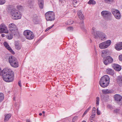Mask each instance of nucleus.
<instances>
[{
	"label": "nucleus",
	"instance_id": "obj_1",
	"mask_svg": "<svg viewBox=\"0 0 122 122\" xmlns=\"http://www.w3.org/2000/svg\"><path fill=\"white\" fill-rule=\"evenodd\" d=\"M0 68V75H2L3 80L7 82H10L13 81L14 73L13 71L8 68H5L1 71Z\"/></svg>",
	"mask_w": 122,
	"mask_h": 122
},
{
	"label": "nucleus",
	"instance_id": "obj_2",
	"mask_svg": "<svg viewBox=\"0 0 122 122\" xmlns=\"http://www.w3.org/2000/svg\"><path fill=\"white\" fill-rule=\"evenodd\" d=\"M110 82V78L107 75L102 77L99 81V84L103 88L105 87L108 85Z\"/></svg>",
	"mask_w": 122,
	"mask_h": 122
},
{
	"label": "nucleus",
	"instance_id": "obj_3",
	"mask_svg": "<svg viewBox=\"0 0 122 122\" xmlns=\"http://www.w3.org/2000/svg\"><path fill=\"white\" fill-rule=\"evenodd\" d=\"M12 18L14 20L20 19L22 16L21 13L15 9H13L10 12Z\"/></svg>",
	"mask_w": 122,
	"mask_h": 122
},
{
	"label": "nucleus",
	"instance_id": "obj_4",
	"mask_svg": "<svg viewBox=\"0 0 122 122\" xmlns=\"http://www.w3.org/2000/svg\"><path fill=\"white\" fill-rule=\"evenodd\" d=\"M95 38H99V39L103 41L107 39V36L106 34L100 31H97L95 32L94 31L92 32Z\"/></svg>",
	"mask_w": 122,
	"mask_h": 122
},
{
	"label": "nucleus",
	"instance_id": "obj_5",
	"mask_svg": "<svg viewBox=\"0 0 122 122\" xmlns=\"http://www.w3.org/2000/svg\"><path fill=\"white\" fill-rule=\"evenodd\" d=\"M24 35L26 38L28 40H31L34 38L35 36L32 31L29 30H26L23 32Z\"/></svg>",
	"mask_w": 122,
	"mask_h": 122
},
{
	"label": "nucleus",
	"instance_id": "obj_6",
	"mask_svg": "<svg viewBox=\"0 0 122 122\" xmlns=\"http://www.w3.org/2000/svg\"><path fill=\"white\" fill-rule=\"evenodd\" d=\"M9 62L11 66L16 68L19 66V64L16 59L14 57L10 56L9 58Z\"/></svg>",
	"mask_w": 122,
	"mask_h": 122
},
{
	"label": "nucleus",
	"instance_id": "obj_7",
	"mask_svg": "<svg viewBox=\"0 0 122 122\" xmlns=\"http://www.w3.org/2000/svg\"><path fill=\"white\" fill-rule=\"evenodd\" d=\"M45 15L47 21H52L55 19L54 14L53 11H48L45 13Z\"/></svg>",
	"mask_w": 122,
	"mask_h": 122
},
{
	"label": "nucleus",
	"instance_id": "obj_8",
	"mask_svg": "<svg viewBox=\"0 0 122 122\" xmlns=\"http://www.w3.org/2000/svg\"><path fill=\"white\" fill-rule=\"evenodd\" d=\"M111 43V41L108 40L100 43L99 44V47L101 49L106 48L110 45Z\"/></svg>",
	"mask_w": 122,
	"mask_h": 122
},
{
	"label": "nucleus",
	"instance_id": "obj_9",
	"mask_svg": "<svg viewBox=\"0 0 122 122\" xmlns=\"http://www.w3.org/2000/svg\"><path fill=\"white\" fill-rule=\"evenodd\" d=\"M112 12L115 17L117 19H119L121 17V15L119 11L118 10L113 9L112 10Z\"/></svg>",
	"mask_w": 122,
	"mask_h": 122
},
{
	"label": "nucleus",
	"instance_id": "obj_10",
	"mask_svg": "<svg viewBox=\"0 0 122 122\" xmlns=\"http://www.w3.org/2000/svg\"><path fill=\"white\" fill-rule=\"evenodd\" d=\"M10 30L11 33L15 35V32L17 31V28L16 26L13 23L10 24L8 26Z\"/></svg>",
	"mask_w": 122,
	"mask_h": 122
},
{
	"label": "nucleus",
	"instance_id": "obj_11",
	"mask_svg": "<svg viewBox=\"0 0 122 122\" xmlns=\"http://www.w3.org/2000/svg\"><path fill=\"white\" fill-rule=\"evenodd\" d=\"M113 61V59L110 56H109L104 57L103 59V63L106 65L112 62Z\"/></svg>",
	"mask_w": 122,
	"mask_h": 122
},
{
	"label": "nucleus",
	"instance_id": "obj_12",
	"mask_svg": "<svg viewBox=\"0 0 122 122\" xmlns=\"http://www.w3.org/2000/svg\"><path fill=\"white\" fill-rule=\"evenodd\" d=\"M9 31L7 27L4 24H2L0 25V33H8Z\"/></svg>",
	"mask_w": 122,
	"mask_h": 122
},
{
	"label": "nucleus",
	"instance_id": "obj_13",
	"mask_svg": "<svg viewBox=\"0 0 122 122\" xmlns=\"http://www.w3.org/2000/svg\"><path fill=\"white\" fill-rule=\"evenodd\" d=\"M114 98L115 101L120 105L122 103V97L120 95L116 94L114 96Z\"/></svg>",
	"mask_w": 122,
	"mask_h": 122
},
{
	"label": "nucleus",
	"instance_id": "obj_14",
	"mask_svg": "<svg viewBox=\"0 0 122 122\" xmlns=\"http://www.w3.org/2000/svg\"><path fill=\"white\" fill-rule=\"evenodd\" d=\"M101 14L105 18H107L111 14V13L110 12L106 10L102 11Z\"/></svg>",
	"mask_w": 122,
	"mask_h": 122
},
{
	"label": "nucleus",
	"instance_id": "obj_15",
	"mask_svg": "<svg viewBox=\"0 0 122 122\" xmlns=\"http://www.w3.org/2000/svg\"><path fill=\"white\" fill-rule=\"evenodd\" d=\"M115 49L117 51H120L122 49V42L117 43L115 46Z\"/></svg>",
	"mask_w": 122,
	"mask_h": 122
},
{
	"label": "nucleus",
	"instance_id": "obj_16",
	"mask_svg": "<svg viewBox=\"0 0 122 122\" xmlns=\"http://www.w3.org/2000/svg\"><path fill=\"white\" fill-rule=\"evenodd\" d=\"M4 44L5 47L9 51L13 54H14L15 53L12 50L11 48L8 45L7 42H5L4 43Z\"/></svg>",
	"mask_w": 122,
	"mask_h": 122
},
{
	"label": "nucleus",
	"instance_id": "obj_17",
	"mask_svg": "<svg viewBox=\"0 0 122 122\" xmlns=\"http://www.w3.org/2000/svg\"><path fill=\"white\" fill-rule=\"evenodd\" d=\"M38 18L36 15H35L33 16V21L35 24H37L38 23L39 20Z\"/></svg>",
	"mask_w": 122,
	"mask_h": 122
},
{
	"label": "nucleus",
	"instance_id": "obj_18",
	"mask_svg": "<svg viewBox=\"0 0 122 122\" xmlns=\"http://www.w3.org/2000/svg\"><path fill=\"white\" fill-rule=\"evenodd\" d=\"M117 80L120 86H122V76H117Z\"/></svg>",
	"mask_w": 122,
	"mask_h": 122
},
{
	"label": "nucleus",
	"instance_id": "obj_19",
	"mask_svg": "<svg viewBox=\"0 0 122 122\" xmlns=\"http://www.w3.org/2000/svg\"><path fill=\"white\" fill-rule=\"evenodd\" d=\"M113 67L114 69L117 71H120L121 69V66L116 64H114L113 65Z\"/></svg>",
	"mask_w": 122,
	"mask_h": 122
},
{
	"label": "nucleus",
	"instance_id": "obj_20",
	"mask_svg": "<svg viewBox=\"0 0 122 122\" xmlns=\"http://www.w3.org/2000/svg\"><path fill=\"white\" fill-rule=\"evenodd\" d=\"M38 3L40 8L42 9L43 8L44 6L43 0H38Z\"/></svg>",
	"mask_w": 122,
	"mask_h": 122
},
{
	"label": "nucleus",
	"instance_id": "obj_21",
	"mask_svg": "<svg viewBox=\"0 0 122 122\" xmlns=\"http://www.w3.org/2000/svg\"><path fill=\"white\" fill-rule=\"evenodd\" d=\"M102 93L104 94H110L112 92L111 90L108 89L103 90H102Z\"/></svg>",
	"mask_w": 122,
	"mask_h": 122
},
{
	"label": "nucleus",
	"instance_id": "obj_22",
	"mask_svg": "<svg viewBox=\"0 0 122 122\" xmlns=\"http://www.w3.org/2000/svg\"><path fill=\"white\" fill-rule=\"evenodd\" d=\"M4 121L5 122L7 121L10 118L11 116V114H5V115Z\"/></svg>",
	"mask_w": 122,
	"mask_h": 122
},
{
	"label": "nucleus",
	"instance_id": "obj_23",
	"mask_svg": "<svg viewBox=\"0 0 122 122\" xmlns=\"http://www.w3.org/2000/svg\"><path fill=\"white\" fill-rule=\"evenodd\" d=\"M113 71L110 68L107 69L106 70V72L107 74L112 75L113 73Z\"/></svg>",
	"mask_w": 122,
	"mask_h": 122
},
{
	"label": "nucleus",
	"instance_id": "obj_24",
	"mask_svg": "<svg viewBox=\"0 0 122 122\" xmlns=\"http://www.w3.org/2000/svg\"><path fill=\"white\" fill-rule=\"evenodd\" d=\"M21 47V46L18 43H16L15 44V48L17 50H20Z\"/></svg>",
	"mask_w": 122,
	"mask_h": 122
},
{
	"label": "nucleus",
	"instance_id": "obj_25",
	"mask_svg": "<svg viewBox=\"0 0 122 122\" xmlns=\"http://www.w3.org/2000/svg\"><path fill=\"white\" fill-rule=\"evenodd\" d=\"M107 52L106 50H104L102 51V56L103 57H105V56H106L107 54Z\"/></svg>",
	"mask_w": 122,
	"mask_h": 122
},
{
	"label": "nucleus",
	"instance_id": "obj_26",
	"mask_svg": "<svg viewBox=\"0 0 122 122\" xmlns=\"http://www.w3.org/2000/svg\"><path fill=\"white\" fill-rule=\"evenodd\" d=\"M88 3L90 5H94L96 4V2L94 0H90L88 2Z\"/></svg>",
	"mask_w": 122,
	"mask_h": 122
},
{
	"label": "nucleus",
	"instance_id": "obj_27",
	"mask_svg": "<svg viewBox=\"0 0 122 122\" xmlns=\"http://www.w3.org/2000/svg\"><path fill=\"white\" fill-rule=\"evenodd\" d=\"M4 98V95L2 93H0V102Z\"/></svg>",
	"mask_w": 122,
	"mask_h": 122
},
{
	"label": "nucleus",
	"instance_id": "obj_28",
	"mask_svg": "<svg viewBox=\"0 0 122 122\" xmlns=\"http://www.w3.org/2000/svg\"><path fill=\"white\" fill-rule=\"evenodd\" d=\"M91 106H90L89 108L85 111L83 114L82 117H84L87 113L91 109Z\"/></svg>",
	"mask_w": 122,
	"mask_h": 122
},
{
	"label": "nucleus",
	"instance_id": "obj_29",
	"mask_svg": "<svg viewBox=\"0 0 122 122\" xmlns=\"http://www.w3.org/2000/svg\"><path fill=\"white\" fill-rule=\"evenodd\" d=\"M96 104L97 105V106L98 105L99 101V97H96Z\"/></svg>",
	"mask_w": 122,
	"mask_h": 122
},
{
	"label": "nucleus",
	"instance_id": "obj_30",
	"mask_svg": "<svg viewBox=\"0 0 122 122\" xmlns=\"http://www.w3.org/2000/svg\"><path fill=\"white\" fill-rule=\"evenodd\" d=\"M78 16L79 18L81 20H83L84 18V16L82 14Z\"/></svg>",
	"mask_w": 122,
	"mask_h": 122
},
{
	"label": "nucleus",
	"instance_id": "obj_31",
	"mask_svg": "<svg viewBox=\"0 0 122 122\" xmlns=\"http://www.w3.org/2000/svg\"><path fill=\"white\" fill-rule=\"evenodd\" d=\"M12 34H10V35L8 36L7 37V38L9 39H12L13 37V35H14L12 33Z\"/></svg>",
	"mask_w": 122,
	"mask_h": 122
},
{
	"label": "nucleus",
	"instance_id": "obj_32",
	"mask_svg": "<svg viewBox=\"0 0 122 122\" xmlns=\"http://www.w3.org/2000/svg\"><path fill=\"white\" fill-rule=\"evenodd\" d=\"M105 2L107 3H110L113 1V0H104Z\"/></svg>",
	"mask_w": 122,
	"mask_h": 122
},
{
	"label": "nucleus",
	"instance_id": "obj_33",
	"mask_svg": "<svg viewBox=\"0 0 122 122\" xmlns=\"http://www.w3.org/2000/svg\"><path fill=\"white\" fill-rule=\"evenodd\" d=\"M54 25H52L51 26L45 30V31L46 32L48 30H49L50 29L52 28L54 26Z\"/></svg>",
	"mask_w": 122,
	"mask_h": 122
},
{
	"label": "nucleus",
	"instance_id": "obj_34",
	"mask_svg": "<svg viewBox=\"0 0 122 122\" xmlns=\"http://www.w3.org/2000/svg\"><path fill=\"white\" fill-rule=\"evenodd\" d=\"M5 2V0H0V5L4 4Z\"/></svg>",
	"mask_w": 122,
	"mask_h": 122
},
{
	"label": "nucleus",
	"instance_id": "obj_35",
	"mask_svg": "<svg viewBox=\"0 0 122 122\" xmlns=\"http://www.w3.org/2000/svg\"><path fill=\"white\" fill-rule=\"evenodd\" d=\"M67 29L69 31H72L73 29V28L72 27H69L67 28Z\"/></svg>",
	"mask_w": 122,
	"mask_h": 122
},
{
	"label": "nucleus",
	"instance_id": "obj_36",
	"mask_svg": "<svg viewBox=\"0 0 122 122\" xmlns=\"http://www.w3.org/2000/svg\"><path fill=\"white\" fill-rule=\"evenodd\" d=\"M96 114H92L90 117L91 118H92L91 119H92V118H94L96 116Z\"/></svg>",
	"mask_w": 122,
	"mask_h": 122
},
{
	"label": "nucleus",
	"instance_id": "obj_37",
	"mask_svg": "<svg viewBox=\"0 0 122 122\" xmlns=\"http://www.w3.org/2000/svg\"><path fill=\"white\" fill-rule=\"evenodd\" d=\"M77 3V1L76 0H73V4L75 5Z\"/></svg>",
	"mask_w": 122,
	"mask_h": 122
},
{
	"label": "nucleus",
	"instance_id": "obj_38",
	"mask_svg": "<svg viewBox=\"0 0 122 122\" xmlns=\"http://www.w3.org/2000/svg\"><path fill=\"white\" fill-rule=\"evenodd\" d=\"M119 59L120 61H122V55H120L119 56Z\"/></svg>",
	"mask_w": 122,
	"mask_h": 122
},
{
	"label": "nucleus",
	"instance_id": "obj_39",
	"mask_svg": "<svg viewBox=\"0 0 122 122\" xmlns=\"http://www.w3.org/2000/svg\"><path fill=\"white\" fill-rule=\"evenodd\" d=\"M82 13L81 10L77 12V14L78 16L80 15H82Z\"/></svg>",
	"mask_w": 122,
	"mask_h": 122
},
{
	"label": "nucleus",
	"instance_id": "obj_40",
	"mask_svg": "<svg viewBox=\"0 0 122 122\" xmlns=\"http://www.w3.org/2000/svg\"><path fill=\"white\" fill-rule=\"evenodd\" d=\"M120 109H116L114 110L115 112L116 113H118L120 111Z\"/></svg>",
	"mask_w": 122,
	"mask_h": 122
},
{
	"label": "nucleus",
	"instance_id": "obj_41",
	"mask_svg": "<svg viewBox=\"0 0 122 122\" xmlns=\"http://www.w3.org/2000/svg\"><path fill=\"white\" fill-rule=\"evenodd\" d=\"M20 87L21 86V82L20 81H19L18 83Z\"/></svg>",
	"mask_w": 122,
	"mask_h": 122
},
{
	"label": "nucleus",
	"instance_id": "obj_42",
	"mask_svg": "<svg viewBox=\"0 0 122 122\" xmlns=\"http://www.w3.org/2000/svg\"><path fill=\"white\" fill-rule=\"evenodd\" d=\"M97 114L98 115H99L101 114V112L100 111H97Z\"/></svg>",
	"mask_w": 122,
	"mask_h": 122
},
{
	"label": "nucleus",
	"instance_id": "obj_43",
	"mask_svg": "<svg viewBox=\"0 0 122 122\" xmlns=\"http://www.w3.org/2000/svg\"><path fill=\"white\" fill-rule=\"evenodd\" d=\"M96 111V108L95 107H93V108L92 111Z\"/></svg>",
	"mask_w": 122,
	"mask_h": 122
},
{
	"label": "nucleus",
	"instance_id": "obj_44",
	"mask_svg": "<svg viewBox=\"0 0 122 122\" xmlns=\"http://www.w3.org/2000/svg\"><path fill=\"white\" fill-rule=\"evenodd\" d=\"M107 107L108 108H110L111 107V105H108L107 106Z\"/></svg>",
	"mask_w": 122,
	"mask_h": 122
},
{
	"label": "nucleus",
	"instance_id": "obj_45",
	"mask_svg": "<svg viewBox=\"0 0 122 122\" xmlns=\"http://www.w3.org/2000/svg\"><path fill=\"white\" fill-rule=\"evenodd\" d=\"M92 114H96L95 111H92Z\"/></svg>",
	"mask_w": 122,
	"mask_h": 122
},
{
	"label": "nucleus",
	"instance_id": "obj_46",
	"mask_svg": "<svg viewBox=\"0 0 122 122\" xmlns=\"http://www.w3.org/2000/svg\"><path fill=\"white\" fill-rule=\"evenodd\" d=\"M18 8H21L22 7L21 6H17Z\"/></svg>",
	"mask_w": 122,
	"mask_h": 122
},
{
	"label": "nucleus",
	"instance_id": "obj_47",
	"mask_svg": "<svg viewBox=\"0 0 122 122\" xmlns=\"http://www.w3.org/2000/svg\"><path fill=\"white\" fill-rule=\"evenodd\" d=\"M5 35L4 34H2L1 35V36L2 37H4L5 36Z\"/></svg>",
	"mask_w": 122,
	"mask_h": 122
},
{
	"label": "nucleus",
	"instance_id": "obj_48",
	"mask_svg": "<svg viewBox=\"0 0 122 122\" xmlns=\"http://www.w3.org/2000/svg\"><path fill=\"white\" fill-rule=\"evenodd\" d=\"M26 122H31L29 120H26Z\"/></svg>",
	"mask_w": 122,
	"mask_h": 122
},
{
	"label": "nucleus",
	"instance_id": "obj_49",
	"mask_svg": "<svg viewBox=\"0 0 122 122\" xmlns=\"http://www.w3.org/2000/svg\"><path fill=\"white\" fill-rule=\"evenodd\" d=\"M73 21H72L71 22V23H69V24H72L73 23Z\"/></svg>",
	"mask_w": 122,
	"mask_h": 122
},
{
	"label": "nucleus",
	"instance_id": "obj_50",
	"mask_svg": "<svg viewBox=\"0 0 122 122\" xmlns=\"http://www.w3.org/2000/svg\"><path fill=\"white\" fill-rule=\"evenodd\" d=\"M39 115L40 116H41L42 115V113H39Z\"/></svg>",
	"mask_w": 122,
	"mask_h": 122
},
{
	"label": "nucleus",
	"instance_id": "obj_51",
	"mask_svg": "<svg viewBox=\"0 0 122 122\" xmlns=\"http://www.w3.org/2000/svg\"><path fill=\"white\" fill-rule=\"evenodd\" d=\"M92 29L93 30H94L95 29V28H94L93 27L92 28Z\"/></svg>",
	"mask_w": 122,
	"mask_h": 122
},
{
	"label": "nucleus",
	"instance_id": "obj_52",
	"mask_svg": "<svg viewBox=\"0 0 122 122\" xmlns=\"http://www.w3.org/2000/svg\"><path fill=\"white\" fill-rule=\"evenodd\" d=\"M97 111H99V110L98 108H97Z\"/></svg>",
	"mask_w": 122,
	"mask_h": 122
},
{
	"label": "nucleus",
	"instance_id": "obj_53",
	"mask_svg": "<svg viewBox=\"0 0 122 122\" xmlns=\"http://www.w3.org/2000/svg\"><path fill=\"white\" fill-rule=\"evenodd\" d=\"M13 99L14 100H15V97H13Z\"/></svg>",
	"mask_w": 122,
	"mask_h": 122
},
{
	"label": "nucleus",
	"instance_id": "obj_54",
	"mask_svg": "<svg viewBox=\"0 0 122 122\" xmlns=\"http://www.w3.org/2000/svg\"><path fill=\"white\" fill-rule=\"evenodd\" d=\"M42 113H43L44 114L45 113V112L44 111H43L42 112Z\"/></svg>",
	"mask_w": 122,
	"mask_h": 122
},
{
	"label": "nucleus",
	"instance_id": "obj_55",
	"mask_svg": "<svg viewBox=\"0 0 122 122\" xmlns=\"http://www.w3.org/2000/svg\"><path fill=\"white\" fill-rule=\"evenodd\" d=\"M59 0L60 1H62L64 0Z\"/></svg>",
	"mask_w": 122,
	"mask_h": 122
},
{
	"label": "nucleus",
	"instance_id": "obj_56",
	"mask_svg": "<svg viewBox=\"0 0 122 122\" xmlns=\"http://www.w3.org/2000/svg\"><path fill=\"white\" fill-rule=\"evenodd\" d=\"M82 122H86V121L84 120L82 121Z\"/></svg>",
	"mask_w": 122,
	"mask_h": 122
},
{
	"label": "nucleus",
	"instance_id": "obj_57",
	"mask_svg": "<svg viewBox=\"0 0 122 122\" xmlns=\"http://www.w3.org/2000/svg\"><path fill=\"white\" fill-rule=\"evenodd\" d=\"M74 7H76V6H74Z\"/></svg>",
	"mask_w": 122,
	"mask_h": 122
},
{
	"label": "nucleus",
	"instance_id": "obj_58",
	"mask_svg": "<svg viewBox=\"0 0 122 122\" xmlns=\"http://www.w3.org/2000/svg\"><path fill=\"white\" fill-rule=\"evenodd\" d=\"M90 122H93L92 121H91Z\"/></svg>",
	"mask_w": 122,
	"mask_h": 122
}]
</instances>
